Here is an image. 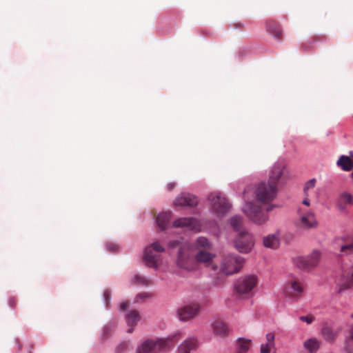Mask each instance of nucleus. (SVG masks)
<instances>
[{
  "mask_svg": "<svg viewBox=\"0 0 353 353\" xmlns=\"http://www.w3.org/2000/svg\"><path fill=\"white\" fill-rule=\"evenodd\" d=\"M170 247H179L176 265L180 268L190 271L196 270L198 263H203L205 266L212 264L215 254L211 252L212 244L208 239L203 236L196 239L195 243L172 241L169 243Z\"/></svg>",
  "mask_w": 353,
  "mask_h": 353,
  "instance_id": "1",
  "label": "nucleus"
},
{
  "mask_svg": "<svg viewBox=\"0 0 353 353\" xmlns=\"http://www.w3.org/2000/svg\"><path fill=\"white\" fill-rule=\"evenodd\" d=\"M114 248H115V246L111 247L110 245H109V250H112Z\"/></svg>",
  "mask_w": 353,
  "mask_h": 353,
  "instance_id": "47",
  "label": "nucleus"
},
{
  "mask_svg": "<svg viewBox=\"0 0 353 353\" xmlns=\"http://www.w3.org/2000/svg\"><path fill=\"white\" fill-rule=\"evenodd\" d=\"M347 205H353V196L347 192L341 193L336 200V207L341 212H345Z\"/></svg>",
  "mask_w": 353,
  "mask_h": 353,
  "instance_id": "18",
  "label": "nucleus"
},
{
  "mask_svg": "<svg viewBox=\"0 0 353 353\" xmlns=\"http://www.w3.org/2000/svg\"><path fill=\"white\" fill-rule=\"evenodd\" d=\"M299 319L301 321L305 322L307 324H310L314 320V316L311 315L301 316L299 317Z\"/></svg>",
  "mask_w": 353,
  "mask_h": 353,
  "instance_id": "37",
  "label": "nucleus"
},
{
  "mask_svg": "<svg viewBox=\"0 0 353 353\" xmlns=\"http://www.w3.org/2000/svg\"><path fill=\"white\" fill-rule=\"evenodd\" d=\"M103 296H104L105 301L106 303L108 304L110 300V296H111L110 292L109 291L106 290L104 292Z\"/></svg>",
  "mask_w": 353,
  "mask_h": 353,
  "instance_id": "39",
  "label": "nucleus"
},
{
  "mask_svg": "<svg viewBox=\"0 0 353 353\" xmlns=\"http://www.w3.org/2000/svg\"><path fill=\"white\" fill-rule=\"evenodd\" d=\"M172 213L171 212H166L159 214L156 219L158 226L162 230H165L168 225Z\"/></svg>",
  "mask_w": 353,
  "mask_h": 353,
  "instance_id": "25",
  "label": "nucleus"
},
{
  "mask_svg": "<svg viewBox=\"0 0 353 353\" xmlns=\"http://www.w3.org/2000/svg\"><path fill=\"white\" fill-rule=\"evenodd\" d=\"M152 296L151 294L148 293V292H142V293H140L137 296H136V301H139L140 299H148V298H150Z\"/></svg>",
  "mask_w": 353,
  "mask_h": 353,
  "instance_id": "36",
  "label": "nucleus"
},
{
  "mask_svg": "<svg viewBox=\"0 0 353 353\" xmlns=\"http://www.w3.org/2000/svg\"><path fill=\"white\" fill-rule=\"evenodd\" d=\"M301 48H303V49H305V50H307V49H308V48H307V47H306V44H305V43H303V44L302 45Z\"/></svg>",
  "mask_w": 353,
  "mask_h": 353,
  "instance_id": "45",
  "label": "nucleus"
},
{
  "mask_svg": "<svg viewBox=\"0 0 353 353\" xmlns=\"http://www.w3.org/2000/svg\"><path fill=\"white\" fill-rule=\"evenodd\" d=\"M199 200L197 197L189 193H182L179 195L174 201V205L194 207L197 205Z\"/></svg>",
  "mask_w": 353,
  "mask_h": 353,
  "instance_id": "17",
  "label": "nucleus"
},
{
  "mask_svg": "<svg viewBox=\"0 0 353 353\" xmlns=\"http://www.w3.org/2000/svg\"><path fill=\"white\" fill-rule=\"evenodd\" d=\"M271 353H276V352H275V350H272V352H271Z\"/></svg>",
  "mask_w": 353,
  "mask_h": 353,
  "instance_id": "48",
  "label": "nucleus"
},
{
  "mask_svg": "<svg viewBox=\"0 0 353 353\" xmlns=\"http://www.w3.org/2000/svg\"><path fill=\"white\" fill-rule=\"evenodd\" d=\"M304 347L310 352L313 353L317 351L319 347V344L318 341L311 339L304 342Z\"/></svg>",
  "mask_w": 353,
  "mask_h": 353,
  "instance_id": "29",
  "label": "nucleus"
},
{
  "mask_svg": "<svg viewBox=\"0 0 353 353\" xmlns=\"http://www.w3.org/2000/svg\"><path fill=\"white\" fill-rule=\"evenodd\" d=\"M133 282L134 283H137L140 285H143V286H148L152 284L151 280L148 279V278H146L142 275H139V274H136L134 276Z\"/></svg>",
  "mask_w": 353,
  "mask_h": 353,
  "instance_id": "30",
  "label": "nucleus"
},
{
  "mask_svg": "<svg viewBox=\"0 0 353 353\" xmlns=\"http://www.w3.org/2000/svg\"><path fill=\"white\" fill-rule=\"evenodd\" d=\"M196 347V340L194 338H190L185 340L179 347L178 353H190Z\"/></svg>",
  "mask_w": 353,
  "mask_h": 353,
  "instance_id": "24",
  "label": "nucleus"
},
{
  "mask_svg": "<svg viewBox=\"0 0 353 353\" xmlns=\"http://www.w3.org/2000/svg\"><path fill=\"white\" fill-rule=\"evenodd\" d=\"M244 263V259L239 256L230 254L222 258L220 270L225 274H232L238 272Z\"/></svg>",
  "mask_w": 353,
  "mask_h": 353,
  "instance_id": "6",
  "label": "nucleus"
},
{
  "mask_svg": "<svg viewBox=\"0 0 353 353\" xmlns=\"http://www.w3.org/2000/svg\"><path fill=\"white\" fill-rule=\"evenodd\" d=\"M303 292V285L299 280H291L287 282L284 287L285 296L292 299L300 298Z\"/></svg>",
  "mask_w": 353,
  "mask_h": 353,
  "instance_id": "13",
  "label": "nucleus"
},
{
  "mask_svg": "<svg viewBox=\"0 0 353 353\" xmlns=\"http://www.w3.org/2000/svg\"><path fill=\"white\" fill-rule=\"evenodd\" d=\"M129 343L124 341L120 343L115 349V353H123L125 352L129 347Z\"/></svg>",
  "mask_w": 353,
  "mask_h": 353,
  "instance_id": "32",
  "label": "nucleus"
},
{
  "mask_svg": "<svg viewBox=\"0 0 353 353\" xmlns=\"http://www.w3.org/2000/svg\"><path fill=\"white\" fill-rule=\"evenodd\" d=\"M257 282V278L254 275H248L241 277L235 284V292L240 297L250 296L252 290L256 285Z\"/></svg>",
  "mask_w": 353,
  "mask_h": 353,
  "instance_id": "7",
  "label": "nucleus"
},
{
  "mask_svg": "<svg viewBox=\"0 0 353 353\" xmlns=\"http://www.w3.org/2000/svg\"><path fill=\"white\" fill-rule=\"evenodd\" d=\"M340 252L347 255L353 254V239L346 244L342 245L341 247Z\"/></svg>",
  "mask_w": 353,
  "mask_h": 353,
  "instance_id": "31",
  "label": "nucleus"
},
{
  "mask_svg": "<svg viewBox=\"0 0 353 353\" xmlns=\"http://www.w3.org/2000/svg\"><path fill=\"white\" fill-rule=\"evenodd\" d=\"M350 156L341 155L336 164L344 171H350L353 168V152H349Z\"/></svg>",
  "mask_w": 353,
  "mask_h": 353,
  "instance_id": "20",
  "label": "nucleus"
},
{
  "mask_svg": "<svg viewBox=\"0 0 353 353\" xmlns=\"http://www.w3.org/2000/svg\"><path fill=\"white\" fill-rule=\"evenodd\" d=\"M322 334L323 338L330 342L334 341L336 336V332H334L332 329L328 326H325L323 327Z\"/></svg>",
  "mask_w": 353,
  "mask_h": 353,
  "instance_id": "28",
  "label": "nucleus"
},
{
  "mask_svg": "<svg viewBox=\"0 0 353 353\" xmlns=\"http://www.w3.org/2000/svg\"><path fill=\"white\" fill-rule=\"evenodd\" d=\"M230 224L233 229L239 233L242 230H245L243 225V218L240 216H234L230 219Z\"/></svg>",
  "mask_w": 353,
  "mask_h": 353,
  "instance_id": "27",
  "label": "nucleus"
},
{
  "mask_svg": "<svg viewBox=\"0 0 353 353\" xmlns=\"http://www.w3.org/2000/svg\"><path fill=\"white\" fill-rule=\"evenodd\" d=\"M172 338L165 339H147L137 349V353H159L166 351L174 345Z\"/></svg>",
  "mask_w": 353,
  "mask_h": 353,
  "instance_id": "2",
  "label": "nucleus"
},
{
  "mask_svg": "<svg viewBox=\"0 0 353 353\" xmlns=\"http://www.w3.org/2000/svg\"><path fill=\"white\" fill-rule=\"evenodd\" d=\"M174 228H185L189 230L199 232L201 225L198 220L194 218H179L173 223Z\"/></svg>",
  "mask_w": 353,
  "mask_h": 353,
  "instance_id": "16",
  "label": "nucleus"
},
{
  "mask_svg": "<svg viewBox=\"0 0 353 353\" xmlns=\"http://www.w3.org/2000/svg\"><path fill=\"white\" fill-rule=\"evenodd\" d=\"M126 323L130 328L128 330V333L132 332L133 327L137 324L140 320V316L137 310L130 311L125 316Z\"/></svg>",
  "mask_w": 353,
  "mask_h": 353,
  "instance_id": "22",
  "label": "nucleus"
},
{
  "mask_svg": "<svg viewBox=\"0 0 353 353\" xmlns=\"http://www.w3.org/2000/svg\"><path fill=\"white\" fill-rule=\"evenodd\" d=\"M254 194L256 199L261 203L264 204L269 203L276 198L277 188L269 181H263L256 185L254 190Z\"/></svg>",
  "mask_w": 353,
  "mask_h": 353,
  "instance_id": "5",
  "label": "nucleus"
},
{
  "mask_svg": "<svg viewBox=\"0 0 353 353\" xmlns=\"http://www.w3.org/2000/svg\"><path fill=\"white\" fill-rule=\"evenodd\" d=\"M321 253L319 251L314 250L310 255L303 256H297L294 259V264L301 270H310L319 262Z\"/></svg>",
  "mask_w": 353,
  "mask_h": 353,
  "instance_id": "9",
  "label": "nucleus"
},
{
  "mask_svg": "<svg viewBox=\"0 0 353 353\" xmlns=\"http://www.w3.org/2000/svg\"><path fill=\"white\" fill-rule=\"evenodd\" d=\"M10 303L11 305H14V300L12 299H10Z\"/></svg>",
  "mask_w": 353,
  "mask_h": 353,
  "instance_id": "46",
  "label": "nucleus"
},
{
  "mask_svg": "<svg viewBox=\"0 0 353 353\" xmlns=\"http://www.w3.org/2000/svg\"><path fill=\"white\" fill-rule=\"evenodd\" d=\"M128 307V302H123L121 303L120 305V309L121 310H125Z\"/></svg>",
  "mask_w": 353,
  "mask_h": 353,
  "instance_id": "41",
  "label": "nucleus"
},
{
  "mask_svg": "<svg viewBox=\"0 0 353 353\" xmlns=\"http://www.w3.org/2000/svg\"><path fill=\"white\" fill-rule=\"evenodd\" d=\"M336 284L339 293L353 287V266L343 270L336 280Z\"/></svg>",
  "mask_w": 353,
  "mask_h": 353,
  "instance_id": "12",
  "label": "nucleus"
},
{
  "mask_svg": "<svg viewBox=\"0 0 353 353\" xmlns=\"http://www.w3.org/2000/svg\"><path fill=\"white\" fill-rule=\"evenodd\" d=\"M350 338L353 341V325L350 330Z\"/></svg>",
  "mask_w": 353,
  "mask_h": 353,
  "instance_id": "43",
  "label": "nucleus"
},
{
  "mask_svg": "<svg viewBox=\"0 0 353 353\" xmlns=\"http://www.w3.org/2000/svg\"><path fill=\"white\" fill-rule=\"evenodd\" d=\"M274 349V345L263 343L260 347V353H271Z\"/></svg>",
  "mask_w": 353,
  "mask_h": 353,
  "instance_id": "33",
  "label": "nucleus"
},
{
  "mask_svg": "<svg viewBox=\"0 0 353 353\" xmlns=\"http://www.w3.org/2000/svg\"><path fill=\"white\" fill-rule=\"evenodd\" d=\"M254 245V239L252 234L242 230L237 234L234 239L236 249L241 253L250 252Z\"/></svg>",
  "mask_w": 353,
  "mask_h": 353,
  "instance_id": "8",
  "label": "nucleus"
},
{
  "mask_svg": "<svg viewBox=\"0 0 353 353\" xmlns=\"http://www.w3.org/2000/svg\"><path fill=\"white\" fill-rule=\"evenodd\" d=\"M263 244L265 248L276 249L279 245V237L278 234H268L263 238Z\"/></svg>",
  "mask_w": 353,
  "mask_h": 353,
  "instance_id": "23",
  "label": "nucleus"
},
{
  "mask_svg": "<svg viewBox=\"0 0 353 353\" xmlns=\"http://www.w3.org/2000/svg\"><path fill=\"white\" fill-rule=\"evenodd\" d=\"M252 341L250 339H245L243 338H239L237 341V348L236 353H246L250 347Z\"/></svg>",
  "mask_w": 353,
  "mask_h": 353,
  "instance_id": "26",
  "label": "nucleus"
},
{
  "mask_svg": "<svg viewBox=\"0 0 353 353\" xmlns=\"http://www.w3.org/2000/svg\"><path fill=\"white\" fill-rule=\"evenodd\" d=\"M233 27L234 28H243V24H242L241 23H234L233 24Z\"/></svg>",
  "mask_w": 353,
  "mask_h": 353,
  "instance_id": "42",
  "label": "nucleus"
},
{
  "mask_svg": "<svg viewBox=\"0 0 353 353\" xmlns=\"http://www.w3.org/2000/svg\"><path fill=\"white\" fill-rule=\"evenodd\" d=\"M352 317L353 318V314H352Z\"/></svg>",
  "mask_w": 353,
  "mask_h": 353,
  "instance_id": "50",
  "label": "nucleus"
},
{
  "mask_svg": "<svg viewBox=\"0 0 353 353\" xmlns=\"http://www.w3.org/2000/svg\"><path fill=\"white\" fill-rule=\"evenodd\" d=\"M267 30L276 39L281 40L283 37L282 30L279 23L272 19L266 21Z\"/></svg>",
  "mask_w": 353,
  "mask_h": 353,
  "instance_id": "21",
  "label": "nucleus"
},
{
  "mask_svg": "<svg viewBox=\"0 0 353 353\" xmlns=\"http://www.w3.org/2000/svg\"><path fill=\"white\" fill-rule=\"evenodd\" d=\"M200 310L201 306L198 303H192L179 308L177 313L181 321H188L196 316Z\"/></svg>",
  "mask_w": 353,
  "mask_h": 353,
  "instance_id": "15",
  "label": "nucleus"
},
{
  "mask_svg": "<svg viewBox=\"0 0 353 353\" xmlns=\"http://www.w3.org/2000/svg\"><path fill=\"white\" fill-rule=\"evenodd\" d=\"M164 251V247L157 241L147 246L144 250L143 257L145 265L157 269L161 264V253Z\"/></svg>",
  "mask_w": 353,
  "mask_h": 353,
  "instance_id": "4",
  "label": "nucleus"
},
{
  "mask_svg": "<svg viewBox=\"0 0 353 353\" xmlns=\"http://www.w3.org/2000/svg\"><path fill=\"white\" fill-rule=\"evenodd\" d=\"M209 200L213 210L218 216L223 215L230 208V203L219 192H214L210 194Z\"/></svg>",
  "mask_w": 353,
  "mask_h": 353,
  "instance_id": "10",
  "label": "nucleus"
},
{
  "mask_svg": "<svg viewBox=\"0 0 353 353\" xmlns=\"http://www.w3.org/2000/svg\"><path fill=\"white\" fill-rule=\"evenodd\" d=\"M176 186L175 183H170L167 185V189L168 191H172Z\"/></svg>",
  "mask_w": 353,
  "mask_h": 353,
  "instance_id": "40",
  "label": "nucleus"
},
{
  "mask_svg": "<svg viewBox=\"0 0 353 353\" xmlns=\"http://www.w3.org/2000/svg\"><path fill=\"white\" fill-rule=\"evenodd\" d=\"M287 174L285 165L281 163H276L271 170L268 181L277 188L280 181H282L287 178Z\"/></svg>",
  "mask_w": 353,
  "mask_h": 353,
  "instance_id": "14",
  "label": "nucleus"
},
{
  "mask_svg": "<svg viewBox=\"0 0 353 353\" xmlns=\"http://www.w3.org/2000/svg\"><path fill=\"white\" fill-rule=\"evenodd\" d=\"M318 225L316 216L312 211L300 213L299 219L296 222V227L301 230L314 229Z\"/></svg>",
  "mask_w": 353,
  "mask_h": 353,
  "instance_id": "11",
  "label": "nucleus"
},
{
  "mask_svg": "<svg viewBox=\"0 0 353 353\" xmlns=\"http://www.w3.org/2000/svg\"><path fill=\"white\" fill-rule=\"evenodd\" d=\"M303 204L309 206L310 205V201L307 199H305L303 201Z\"/></svg>",
  "mask_w": 353,
  "mask_h": 353,
  "instance_id": "44",
  "label": "nucleus"
},
{
  "mask_svg": "<svg viewBox=\"0 0 353 353\" xmlns=\"http://www.w3.org/2000/svg\"><path fill=\"white\" fill-rule=\"evenodd\" d=\"M274 207V205H273L268 206L266 208V212H265L260 205L254 202H249L243 207V212L247 217L253 223L261 225L268 220L269 216L268 212L272 210Z\"/></svg>",
  "mask_w": 353,
  "mask_h": 353,
  "instance_id": "3",
  "label": "nucleus"
},
{
  "mask_svg": "<svg viewBox=\"0 0 353 353\" xmlns=\"http://www.w3.org/2000/svg\"><path fill=\"white\" fill-rule=\"evenodd\" d=\"M315 184H316V180L315 179H310L309 180L305 185V187H304V192L305 194L307 195V191L310 189H312L313 188H314L315 186Z\"/></svg>",
  "mask_w": 353,
  "mask_h": 353,
  "instance_id": "34",
  "label": "nucleus"
},
{
  "mask_svg": "<svg viewBox=\"0 0 353 353\" xmlns=\"http://www.w3.org/2000/svg\"><path fill=\"white\" fill-rule=\"evenodd\" d=\"M274 338H275V336L272 332L268 333L265 336V339H266L265 343L268 344L270 345L275 346Z\"/></svg>",
  "mask_w": 353,
  "mask_h": 353,
  "instance_id": "35",
  "label": "nucleus"
},
{
  "mask_svg": "<svg viewBox=\"0 0 353 353\" xmlns=\"http://www.w3.org/2000/svg\"><path fill=\"white\" fill-rule=\"evenodd\" d=\"M113 327L112 325H107L103 329L104 336H108V334L112 331Z\"/></svg>",
  "mask_w": 353,
  "mask_h": 353,
  "instance_id": "38",
  "label": "nucleus"
},
{
  "mask_svg": "<svg viewBox=\"0 0 353 353\" xmlns=\"http://www.w3.org/2000/svg\"><path fill=\"white\" fill-rule=\"evenodd\" d=\"M213 333L220 337L228 335L230 329L228 325L221 320H216L212 323Z\"/></svg>",
  "mask_w": 353,
  "mask_h": 353,
  "instance_id": "19",
  "label": "nucleus"
},
{
  "mask_svg": "<svg viewBox=\"0 0 353 353\" xmlns=\"http://www.w3.org/2000/svg\"><path fill=\"white\" fill-rule=\"evenodd\" d=\"M347 353H353V352H352L349 351V352H347Z\"/></svg>",
  "mask_w": 353,
  "mask_h": 353,
  "instance_id": "49",
  "label": "nucleus"
}]
</instances>
